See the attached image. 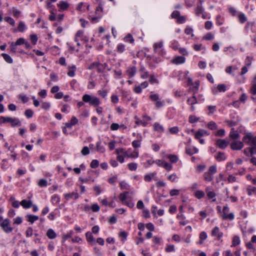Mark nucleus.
<instances>
[{"mask_svg": "<svg viewBox=\"0 0 256 256\" xmlns=\"http://www.w3.org/2000/svg\"><path fill=\"white\" fill-rule=\"evenodd\" d=\"M250 91L252 94H256V82L252 83V86L250 89Z\"/></svg>", "mask_w": 256, "mask_h": 256, "instance_id": "nucleus-60", "label": "nucleus"}, {"mask_svg": "<svg viewBox=\"0 0 256 256\" xmlns=\"http://www.w3.org/2000/svg\"><path fill=\"white\" fill-rule=\"evenodd\" d=\"M140 141L141 140H135L133 141L132 142V146L134 148H140L141 144Z\"/></svg>", "mask_w": 256, "mask_h": 256, "instance_id": "nucleus-57", "label": "nucleus"}, {"mask_svg": "<svg viewBox=\"0 0 256 256\" xmlns=\"http://www.w3.org/2000/svg\"><path fill=\"white\" fill-rule=\"evenodd\" d=\"M96 151L99 152L103 153L104 152L105 148L104 146L102 145L100 142H96Z\"/></svg>", "mask_w": 256, "mask_h": 256, "instance_id": "nucleus-28", "label": "nucleus"}, {"mask_svg": "<svg viewBox=\"0 0 256 256\" xmlns=\"http://www.w3.org/2000/svg\"><path fill=\"white\" fill-rule=\"evenodd\" d=\"M4 20L8 23L10 26H15V20L10 16H6L4 18Z\"/></svg>", "mask_w": 256, "mask_h": 256, "instance_id": "nucleus-33", "label": "nucleus"}, {"mask_svg": "<svg viewBox=\"0 0 256 256\" xmlns=\"http://www.w3.org/2000/svg\"><path fill=\"white\" fill-rule=\"evenodd\" d=\"M240 243V238L238 236H234L232 239V245L231 246H235Z\"/></svg>", "mask_w": 256, "mask_h": 256, "instance_id": "nucleus-41", "label": "nucleus"}, {"mask_svg": "<svg viewBox=\"0 0 256 256\" xmlns=\"http://www.w3.org/2000/svg\"><path fill=\"white\" fill-rule=\"evenodd\" d=\"M26 29V26L25 23L22 21H20L16 28L13 30V32H22Z\"/></svg>", "mask_w": 256, "mask_h": 256, "instance_id": "nucleus-12", "label": "nucleus"}, {"mask_svg": "<svg viewBox=\"0 0 256 256\" xmlns=\"http://www.w3.org/2000/svg\"><path fill=\"white\" fill-rule=\"evenodd\" d=\"M206 192L208 198H215L216 194L214 191L210 190L209 187L206 188Z\"/></svg>", "mask_w": 256, "mask_h": 256, "instance_id": "nucleus-27", "label": "nucleus"}, {"mask_svg": "<svg viewBox=\"0 0 256 256\" xmlns=\"http://www.w3.org/2000/svg\"><path fill=\"white\" fill-rule=\"evenodd\" d=\"M187 102L189 104L191 105V110L192 111H194L195 110V108L194 106V104L198 102L197 99H196V96H194H194H192L188 98Z\"/></svg>", "mask_w": 256, "mask_h": 256, "instance_id": "nucleus-15", "label": "nucleus"}, {"mask_svg": "<svg viewBox=\"0 0 256 256\" xmlns=\"http://www.w3.org/2000/svg\"><path fill=\"white\" fill-rule=\"evenodd\" d=\"M57 6L60 8V11H62L68 8L69 4L66 2L60 1L57 4Z\"/></svg>", "mask_w": 256, "mask_h": 256, "instance_id": "nucleus-16", "label": "nucleus"}, {"mask_svg": "<svg viewBox=\"0 0 256 256\" xmlns=\"http://www.w3.org/2000/svg\"><path fill=\"white\" fill-rule=\"evenodd\" d=\"M46 236L50 239H54L56 238V234L52 229L50 228L47 231Z\"/></svg>", "mask_w": 256, "mask_h": 256, "instance_id": "nucleus-26", "label": "nucleus"}, {"mask_svg": "<svg viewBox=\"0 0 256 256\" xmlns=\"http://www.w3.org/2000/svg\"><path fill=\"white\" fill-rule=\"evenodd\" d=\"M10 222L9 219L5 218V221L0 224L2 230L6 233H10L13 230V228L10 226Z\"/></svg>", "mask_w": 256, "mask_h": 256, "instance_id": "nucleus-6", "label": "nucleus"}, {"mask_svg": "<svg viewBox=\"0 0 256 256\" xmlns=\"http://www.w3.org/2000/svg\"><path fill=\"white\" fill-rule=\"evenodd\" d=\"M169 131L172 134H176L179 132L178 126H174L169 128Z\"/></svg>", "mask_w": 256, "mask_h": 256, "instance_id": "nucleus-58", "label": "nucleus"}, {"mask_svg": "<svg viewBox=\"0 0 256 256\" xmlns=\"http://www.w3.org/2000/svg\"><path fill=\"white\" fill-rule=\"evenodd\" d=\"M139 156L138 151L137 150H134L132 152H130V154L128 156V158H137Z\"/></svg>", "mask_w": 256, "mask_h": 256, "instance_id": "nucleus-47", "label": "nucleus"}, {"mask_svg": "<svg viewBox=\"0 0 256 256\" xmlns=\"http://www.w3.org/2000/svg\"><path fill=\"white\" fill-rule=\"evenodd\" d=\"M171 16L172 18L176 19L177 22L179 24H183L186 21V16H180V12L178 11H174Z\"/></svg>", "mask_w": 256, "mask_h": 256, "instance_id": "nucleus-7", "label": "nucleus"}, {"mask_svg": "<svg viewBox=\"0 0 256 256\" xmlns=\"http://www.w3.org/2000/svg\"><path fill=\"white\" fill-rule=\"evenodd\" d=\"M154 163L158 166L163 167L167 171H170L172 168V166L171 164L160 160H154Z\"/></svg>", "mask_w": 256, "mask_h": 256, "instance_id": "nucleus-9", "label": "nucleus"}, {"mask_svg": "<svg viewBox=\"0 0 256 256\" xmlns=\"http://www.w3.org/2000/svg\"><path fill=\"white\" fill-rule=\"evenodd\" d=\"M186 58L182 56H178L174 58L172 60V62L176 64H182L185 62Z\"/></svg>", "mask_w": 256, "mask_h": 256, "instance_id": "nucleus-19", "label": "nucleus"}, {"mask_svg": "<svg viewBox=\"0 0 256 256\" xmlns=\"http://www.w3.org/2000/svg\"><path fill=\"white\" fill-rule=\"evenodd\" d=\"M118 179V177L116 176H112V177L110 178L108 180V182L112 184H114L116 182Z\"/></svg>", "mask_w": 256, "mask_h": 256, "instance_id": "nucleus-61", "label": "nucleus"}, {"mask_svg": "<svg viewBox=\"0 0 256 256\" xmlns=\"http://www.w3.org/2000/svg\"><path fill=\"white\" fill-rule=\"evenodd\" d=\"M120 185L122 189L128 190L130 188V186L124 181L121 182L120 183Z\"/></svg>", "mask_w": 256, "mask_h": 256, "instance_id": "nucleus-50", "label": "nucleus"}, {"mask_svg": "<svg viewBox=\"0 0 256 256\" xmlns=\"http://www.w3.org/2000/svg\"><path fill=\"white\" fill-rule=\"evenodd\" d=\"M13 221H14L13 224H20L22 222V219L21 217L18 216V217L14 218V219Z\"/></svg>", "mask_w": 256, "mask_h": 256, "instance_id": "nucleus-56", "label": "nucleus"}, {"mask_svg": "<svg viewBox=\"0 0 256 256\" xmlns=\"http://www.w3.org/2000/svg\"><path fill=\"white\" fill-rule=\"evenodd\" d=\"M166 156L170 160L172 163L176 162L178 160V157L175 154H168Z\"/></svg>", "mask_w": 256, "mask_h": 256, "instance_id": "nucleus-32", "label": "nucleus"}, {"mask_svg": "<svg viewBox=\"0 0 256 256\" xmlns=\"http://www.w3.org/2000/svg\"><path fill=\"white\" fill-rule=\"evenodd\" d=\"M163 46V43L162 42H156L154 45V51L155 52L160 53V52L161 48Z\"/></svg>", "mask_w": 256, "mask_h": 256, "instance_id": "nucleus-22", "label": "nucleus"}, {"mask_svg": "<svg viewBox=\"0 0 256 256\" xmlns=\"http://www.w3.org/2000/svg\"><path fill=\"white\" fill-rule=\"evenodd\" d=\"M76 66H70L68 68V75L70 77H73L75 75V71H76Z\"/></svg>", "mask_w": 256, "mask_h": 256, "instance_id": "nucleus-30", "label": "nucleus"}, {"mask_svg": "<svg viewBox=\"0 0 256 256\" xmlns=\"http://www.w3.org/2000/svg\"><path fill=\"white\" fill-rule=\"evenodd\" d=\"M135 119H136V125L142 124L144 126H146V124H147L146 122H143L142 120H140L136 116L135 117Z\"/></svg>", "mask_w": 256, "mask_h": 256, "instance_id": "nucleus-55", "label": "nucleus"}, {"mask_svg": "<svg viewBox=\"0 0 256 256\" xmlns=\"http://www.w3.org/2000/svg\"><path fill=\"white\" fill-rule=\"evenodd\" d=\"M0 122L4 123L10 122L12 126L21 125V122L18 118L10 117L1 116L0 117Z\"/></svg>", "mask_w": 256, "mask_h": 256, "instance_id": "nucleus-3", "label": "nucleus"}, {"mask_svg": "<svg viewBox=\"0 0 256 256\" xmlns=\"http://www.w3.org/2000/svg\"><path fill=\"white\" fill-rule=\"evenodd\" d=\"M156 174V172H151L147 174L144 176V180L146 182H149L151 181L152 178H154Z\"/></svg>", "mask_w": 256, "mask_h": 256, "instance_id": "nucleus-25", "label": "nucleus"}, {"mask_svg": "<svg viewBox=\"0 0 256 256\" xmlns=\"http://www.w3.org/2000/svg\"><path fill=\"white\" fill-rule=\"evenodd\" d=\"M126 72L130 76H133L136 72V68L135 67H132L129 68Z\"/></svg>", "mask_w": 256, "mask_h": 256, "instance_id": "nucleus-38", "label": "nucleus"}, {"mask_svg": "<svg viewBox=\"0 0 256 256\" xmlns=\"http://www.w3.org/2000/svg\"><path fill=\"white\" fill-rule=\"evenodd\" d=\"M2 56L4 60L8 63L11 64L12 62V59L11 58V57L6 54H2Z\"/></svg>", "mask_w": 256, "mask_h": 256, "instance_id": "nucleus-45", "label": "nucleus"}, {"mask_svg": "<svg viewBox=\"0 0 256 256\" xmlns=\"http://www.w3.org/2000/svg\"><path fill=\"white\" fill-rule=\"evenodd\" d=\"M86 240L89 242H94V238L92 234L90 232H87L86 233Z\"/></svg>", "mask_w": 256, "mask_h": 256, "instance_id": "nucleus-40", "label": "nucleus"}, {"mask_svg": "<svg viewBox=\"0 0 256 256\" xmlns=\"http://www.w3.org/2000/svg\"><path fill=\"white\" fill-rule=\"evenodd\" d=\"M186 153L190 155H192L198 152V149L196 147L190 148L186 149Z\"/></svg>", "mask_w": 256, "mask_h": 256, "instance_id": "nucleus-31", "label": "nucleus"}, {"mask_svg": "<svg viewBox=\"0 0 256 256\" xmlns=\"http://www.w3.org/2000/svg\"><path fill=\"white\" fill-rule=\"evenodd\" d=\"M247 192L249 196H252L253 194H256V188L249 186L247 188Z\"/></svg>", "mask_w": 256, "mask_h": 256, "instance_id": "nucleus-44", "label": "nucleus"}, {"mask_svg": "<svg viewBox=\"0 0 256 256\" xmlns=\"http://www.w3.org/2000/svg\"><path fill=\"white\" fill-rule=\"evenodd\" d=\"M20 204L24 208H30L32 206V202L30 200H22L20 202Z\"/></svg>", "mask_w": 256, "mask_h": 256, "instance_id": "nucleus-21", "label": "nucleus"}, {"mask_svg": "<svg viewBox=\"0 0 256 256\" xmlns=\"http://www.w3.org/2000/svg\"><path fill=\"white\" fill-rule=\"evenodd\" d=\"M208 128L211 130H215L218 128V126L214 122H210L207 124Z\"/></svg>", "mask_w": 256, "mask_h": 256, "instance_id": "nucleus-36", "label": "nucleus"}, {"mask_svg": "<svg viewBox=\"0 0 256 256\" xmlns=\"http://www.w3.org/2000/svg\"><path fill=\"white\" fill-rule=\"evenodd\" d=\"M153 126L154 130L156 132L162 133L164 131V128L158 122H155Z\"/></svg>", "mask_w": 256, "mask_h": 256, "instance_id": "nucleus-23", "label": "nucleus"}, {"mask_svg": "<svg viewBox=\"0 0 256 256\" xmlns=\"http://www.w3.org/2000/svg\"><path fill=\"white\" fill-rule=\"evenodd\" d=\"M10 200L13 207L15 208L19 207L20 203H19L18 201L15 200L14 198L12 197L10 198Z\"/></svg>", "mask_w": 256, "mask_h": 256, "instance_id": "nucleus-42", "label": "nucleus"}, {"mask_svg": "<svg viewBox=\"0 0 256 256\" xmlns=\"http://www.w3.org/2000/svg\"><path fill=\"white\" fill-rule=\"evenodd\" d=\"M124 40L126 42H130V44H132L134 42V39L133 38L132 36L130 34H128L124 38Z\"/></svg>", "mask_w": 256, "mask_h": 256, "instance_id": "nucleus-39", "label": "nucleus"}, {"mask_svg": "<svg viewBox=\"0 0 256 256\" xmlns=\"http://www.w3.org/2000/svg\"><path fill=\"white\" fill-rule=\"evenodd\" d=\"M178 178V176L176 173H173L168 177V180L172 182H175Z\"/></svg>", "mask_w": 256, "mask_h": 256, "instance_id": "nucleus-43", "label": "nucleus"}, {"mask_svg": "<svg viewBox=\"0 0 256 256\" xmlns=\"http://www.w3.org/2000/svg\"><path fill=\"white\" fill-rule=\"evenodd\" d=\"M217 169L216 166H210L207 172L204 174V178L206 182H210L214 179V174L216 172Z\"/></svg>", "mask_w": 256, "mask_h": 256, "instance_id": "nucleus-2", "label": "nucleus"}, {"mask_svg": "<svg viewBox=\"0 0 256 256\" xmlns=\"http://www.w3.org/2000/svg\"><path fill=\"white\" fill-rule=\"evenodd\" d=\"M216 145L220 148H225L228 145V142L224 140L219 139L216 142Z\"/></svg>", "mask_w": 256, "mask_h": 256, "instance_id": "nucleus-17", "label": "nucleus"}, {"mask_svg": "<svg viewBox=\"0 0 256 256\" xmlns=\"http://www.w3.org/2000/svg\"><path fill=\"white\" fill-rule=\"evenodd\" d=\"M82 100L84 102L88 103L90 105L94 107H97L100 104L98 98L88 94H84L82 97Z\"/></svg>", "mask_w": 256, "mask_h": 256, "instance_id": "nucleus-1", "label": "nucleus"}, {"mask_svg": "<svg viewBox=\"0 0 256 256\" xmlns=\"http://www.w3.org/2000/svg\"><path fill=\"white\" fill-rule=\"evenodd\" d=\"M99 165V162L96 160H93L90 164V166L92 168H96Z\"/></svg>", "mask_w": 256, "mask_h": 256, "instance_id": "nucleus-52", "label": "nucleus"}, {"mask_svg": "<svg viewBox=\"0 0 256 256\" xmlns=\"http://www.w3.org/2000/svg\"><path fill=\"white\" fill-rule=\"evenodd\" d=\"M26 216L28 218V220L32 224L34 223L35 221L38 219V216H36L29 214Z\"/></svg>", "mask_w": 256, "mask_h": 256, "instance_id": "nucleus-35", "label": "nucleus"}, {"mask_svg": "<svg viewBox=\"0 0 256 256\" xmlns=\"http://www.w3.org/2000/svg\"><path fill=\"white\" fill-rule=\"evenodd\" d=\"M250 147V156H252L254 154H256V146H251Z\"/></svg>", "mask_w": 256, "mask_h": 256, "instance_id": "nucleus-63", "label": "nucleus"}, {"mask_svg": "<svg viewBox=\"0 0 256 256\" xmlns=\"http://www.w3.org/2000/svg\"><path fill=\"white\" fill-rule=\"evenodd\" d=\"M214 38V35L210 32L206 34L203 38L204 39L206 40H211Z\"/></svg>", "mask_w": 256, "mask_h": 256, "instance_id": "nucleus-62", "label": "nucleus"}, {"mask_svg": "<svg viewBox=\"0 0 256 256\" xmlns=\"http://www.w3.org/2000/svg\"><path fill=\"white\" fill-rule=\"evenodd\" d=\"M10 14H12L14 18H18L21 16V12L15 7H12L9 10Z\"/></svg>", "mask_w": 256, "mask_h": 256, "instance_id": "nucleus-14", "label": "nucleus"}, {"mask_svg": "<svg viewBox=\"0 0 256 256\" xmlns=\"http://www.w3.org/2000/svg\"><path fill=\"white\" fill-rule=\"evenodd\" d=\"M90 152V148L86 146H84L81 150V153L83 156H86Z\"/></svg>", "mask_w": 256, "mask_h": 256, "instance_id": "nucleus-49", "label": "nucleus"}, {"mask_svg": "<svg viewBox=\"0 0 256 256\" xmlns=\"http://www.w3.org/2000/svg\"><path fill=\"white\" fill-rule=\"evenodd\" d=\"M128 194V192H126L123 193H121L119 195V199L122 202H124L126 198L127 194Z\"/></svg>", "mask_w": 256, "mask_h": 256, "instance_id": "nucleus-48", "label": "nucleus"}, {"mask_svg": "<svg viewBox=\"0 0 256 256\" xmlns=\"http://www.w3.org/2000/svg\"><path fill=\"white\" fill-rule=\"evenodd\" d=\"M240 136L238 132L235 130L234 128H232L230 132V137L234 140H238L240 138Z\"/></svg>", "mask_w": 256, "mask_h": 256, "instance_id": "nucleus-20", "label": "nucleus"}, {"mask_svg": "<svg viewBox=\"0 0 256 256\" xmlns=\"http://www.w3.org/2000/svg\"><path fill=\"white\" fill-rule=\"evenodd\" d=\"M229 211L230 208L227 206H226L223 208L222 218L224 220H232L234 219V214L232 212H229Z\"/></svg>", "mask_w": 256, "mask_h": 256, "instance_id": "nucleus-4", "label": "nucleus"}, {"mask_svg": "<svg viewBox=\"0 0 256 256\" xmlns=\"http://www.w3.org/2000/svg\"><path fill=\"white\" fill-rule=\"evenodd\" d=\"M34 114L33 112L31 110H27L25 111L24 114L25 116L28 118H30Z\"/></svg>", "mask_w": 256, "mask_h": 256, "instance_id": "nucleus-64", "label": "nucleus"}, {"mask_svg": "<svg viewBox=\"0 0 256 256\" xmlns=\"http://www.w3.org/2000/svg\"><path fill=\"white\" fill-rule=\"evenodd\" d=\"M38 185L40 187H46L47 186V180L44 179H40L38 182Z\"/></svg>", "mask_w": 256, "mask_h": 256, "instance_id": "nucleus-53", "label": "nucleus"}, {"mask_svg": "<svg viewBox=\"0 0 256 256\" xmlns=\"http://www.w3.org/2000/svg\"><path fill=\"white\" fill-rule=\"evenodd\" d=\"M184 32L188 35H190L191 36H192V37L194 36L193 30L191 28L187 27L185 29Z\"/></svg>", "mask_w": 256, "mask_h": 256, "instance_id": "nucleus-59", "label": "nucleus"}, {"mask_svg": "<svg viewBox=\"0 0 256 256\" xmlns=\"http://www.w3.org/2000/svg\"><path fill=\"white\" fill-rule=\"evenodd\" d=\"M194 196L196 198L200 199L204 196L205 194L203 191L198 190L195 192Z\"/></svg>", "mask_w": 256, "mask_h": 256, "instance_id": "nucleus-37", "label": "nucleus"}, {"mask_svg": "<svg viewBox=\"0 0 256 256\" xmlns=\"http://www.w3.org/2000/svg\"><path fill=\"white\" fill-rule=\"evenodd\" d=\"M238 19L241 23H244L247 20L246 16L244 14H238Z\"/></svg>", "mask_w": 256, "mask_h": 256, "instance_id": "nucleus-51", "label": "nucleus"}, {"mask_svg": "<svg viewBox=\"0 0 256 256\" xmlns=\"http://www.w3.org/2000/svg\"><path fill=\"white\" fill-rule=\"evenodd\" d=\"M212 235L214 236H216L218 240H220L223 234L222 232H220L219 228L216 226L212 231Z\"/></svg>", "mask_w": 256, "mask_h": 256, "instance_id": "nucleus-11", "label": "nucleus"}, {"mask_svg": "<svg viewBox=\"0 0 256 256\" xmlns=\"http://www.w3.org/2000/svg\"><path fill=\"white\" fill-rule=\"evenodd\" d=\"M215 158L218 161L220 162V161L224 160L226 159V157L224 152H220L217 154L216 156H215Z\"/></svg>", "mask_w": 256, "mask_h": 256, "instance_id": "nucleus-29", "label": "nucleus"}, {"mask_svg": "<svg viewBox=\"0 0 256 256\" xmlns=\"http://www.w3.org/2000/svg\"><path fill=\"white\" fill-rule=\"evenodd\" d=\"M108 65L106 64H102L99 62L98 68H96L98 72H102L107 67Z\"/></svg>", "mask_w": 256, "mask_h": 256, "instance_id": "nucleus-34", "label": "nucleus"}, {"mask_svg": "<svg viewBox=\"0 0 256 256\" xmlns=\"http://www.w3.org/2000/svg\"><path fill=\"white\" fill-rule=\"evenodd\" d=\"M52 202L54 204H58L60 202V198L58 195H54L52 198Z\"/></svg>", "mask_w": 256, "mask_h": 256, "instance_id": "nucleus-54", "label": "nucleus"}, {"mask_svg": "<svg viewBox=\"0 0 256 256\" xmlns=\"http://www.w3.org/2000/svg\"><path fill=\"white\" fill-rule=\"evenodd\" d=\"M128 166L130 170L134 171L137 168V164L135 162H131L128 164Z\"/></svg>", "mask_w": 256, "mask_h": 256, "instance_id": "nucleus-46", "label": "nucleus"}, {"mask_svg": "<svg viewBox=\"0 0 256 256\" xmlns=\"http://www.w3.org/2000/svg\"><path fill=\"white\" fill-rule=\"evenodd\" d=\"M78 122V118L75 116H72L70 122H66L65 125L66 128H68V129H71L72 126L76 124Z\"/></svg>", "mask_w": 256, "mask_h": 256, "instance_id": "nucleus-18", "label": "nucleus"}, {"mask_svg": "<svg viewBox=\"0 0 256 256\" xmlns=\"http://www.w3.org/2000/svg\"><path fill=\"white\" fill-rule=\"evenodd\" d=\"M150 98L152 101L156 102L155 106L156 108H160L164 106V102L160 100L158 94H154L152 92L150 95Z\"/></svg>", "mask_w": 256, "mask_h": 256, "instance_id": "nucleus-5", "label": "nucleus"}, {"mask_svg": "<svg viewBox=\"0 0 256 256\" xmlns=\"http://www.w3.org/2000/svg\"><path fill=\"white\" fill-rule=\"evenodd\" d=\"M207 234L205 232H202L200 234L199 238L200 240L198 242L199 244H203L204 241L207 238Z\"/></svg>", "mask_w": 256, "mask_h": 256, "instance_id": "nucleus-24", "label": "nucleus"}, {"mask_svg": "<svg viewBox=\"0 0 256 256\" xmlns=\"http://www.w3.org/2000/svg\"><path fill=\"white\" fill-rule=\"evenodd\" d=\"M64 199L66 200H69L71 199L76 200L78 198V194L76 192L67 193L64 194Z\"/></svg>", "mask_w": 256, "mask_h": 256, "instance_id": "nucleus-13", "label": "nucleus"}, {"mask_svg": "<svg viewBox=\"0 0 256 256\" xmlns=\"http://www.w3.org/2000/svg\"><path fill=\"white\" fill-rule=\"evenodd\" d=\"M230 146L234 150H240L244 148V144L242 141L236 140L230 143Z\"/></svg>", "mask_w": 256, "mask_h": 256, "instance_id": "nucleus-8", "label": "nucleus"}, {"mask_svg": "<svg viewBox=\"0 0 256 256\" xmlns=\"http://www.w3.org/2000/svg\"><path fill=\"white\" fill-rule=\"evenodd\" d=\"M254 136L251 132H247L244 134L242 138V142L249 145L252 146Z\"/></svg>", "mask_w": 256, "mask_h": 256, "instance_id": "nucleus-10", "label": "nucleus"}]
</instances>
